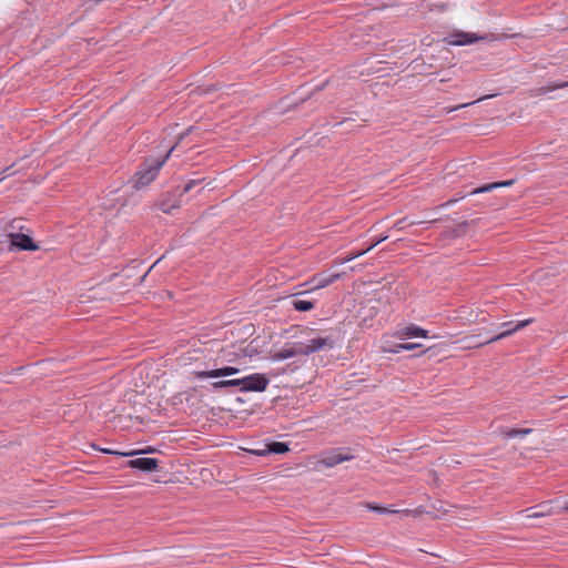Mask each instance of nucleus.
I'll return each mask as SVG.
<instances>
[{
  "instance_id": "obj_33",
  "label": "nucleus",
  "mask_w": 568,
  "mask_h": 568,
  "mask_svg": "<svg viewBox=\"0 0 568 568\" xmlns=\"http://www.w3.org/2000/svg\"><path fill=\"white\" fill-rule=\"evenodd\" d=\"M437 221H438V220H437V219H435V220H430V221H428L427 223H429V224H434V223H436Z\"/></svg>"
},
{
  "instance_id": "obj_2",
  "label": "nucleus",
  "mask_w": 568,
  "mask_h": 568,
  "mask_svg": "<svg viewBox=\"0 0 568 568\" xmlns=\"http://www.w3.org/2000/svg\"><path fill=\"white\" fill-rule=\"evenodd\" d=\"M241 378V393H248V392H255V393H262L264 392L268 384L270 378L266 374L263 373H253Z\"/></svg>"
},
{
  "instance_id": "obj_5",
  "label": "nucleus",
  "mask_w": 568,
  "mask_h": 568,
  "mask_svg": "<svg viewBox=\"0 0 568 568\" xmlns=\"http://www.w3.org/2000/svg\"><path fill=\"white\" fill-rule=\"evenodd\" d=\"M10 246L17 251H37L39 245L33 239L23 233H10L9 235Z\"/></svg>"
},
{
  "instance_id": "obj_12",
  "label": "nucleus",
  "mask_w": 568,
  "mask_h": 568,
  "mask_svg": "<svg viewBox=\"0 0 568 568\" xmlns=\"http://www.w3.org/2000/svg\"><path fill=\"white\" fill-rule=\"evenodd\" d=\"M527 518H541L545 516H549L554 513L550 503H540L535 507H530L526 509Z\"/></svg>"
},
{
  "instance_id": "obj_13",
  "label": "nucleus",
  "mask_w": 568,
  "mask_h": 568,
  "mask_svg": "<svg viewBox=\"0 0 568 568\" xmlns=\"http://www.w3.org/2000/svg\"><path fill=\"white\" fill-rule=\"evenodd\" d=\"M398 336L399 337H427L428 336V331L415 325V324H410L404 328H400L398 332H397Z\"/></svg>"
},
{
  "instance_id": "obj_31",
  "label": "nucleus",
  "mask_w": 568,
  "mask_h": 568,
  "mask_svg": "<svg viewBox=\"0 0 568 568\" xmlns=\"http://www.w3.org/2000/svg\"><path fill=\"white\" fill-rule=\"evenodd\" d=\"M483 99H484V98H479V99H478V100H476V101H473V102H469V103L460 104L459 106L455 108L454 110H457V109H459V108H466V106H468V105H470V104H474V103H476V102H478V101H481Z\"/></svg>"
},
{
  "instance_id": "obj_7",
  "label": "nucleus",
  "mask_w": 568,
  "mask_h": 568,
  "mask_svg": "<svg viewBox=\"0 0 568 568\" xmlns=\"http://www.w3.org/2000/svg\"><path fill=\"white\" fill-rule=\"evenodd\" d=\"M532 321H534L532 318H527V320L517 322L516 325H513L514 324L513 322L503 323L501 327L504 328V331L500 332L499 334H497L496 336L491 337L487 342H485V344H490V343L500 341L503 338H506V337L510 336L511 334H514L515 332L528 326L529 324L532 323ZM481 345H484V343H481Z\"/></svg>"
},
{
  "instance_id": "obj_18",
  "label": "nucleus",
  "mask_w": 568,
  "mask_h": 568,
  "mask_svg": "<svg viewBox=\"0 0 568 568\" xmlns=\"http://www.w3.org/2000/svg\"><path fill=\"white\" fill-rule=\"evenodd\" d=\"M297 356L296 345L294 344L291 347L282 348L280 352H276L272 355L273 361H284L291 357Z\"/></svg>"
},
{
  "instance_id": "obj_24",
  "label": "nucleus",
  "mask_w": 568,
  "mask_h": 568,
  "mask_svg": "<svg viewBox=\"0 0 568 568\" xmlns=\"http://www.w3.org/2000/svg\"><path fill=\"white\" fill-rule=\"evenodd\" d=\"M158 206L162 212L170 214L174 209L179 207L180 205L176 202L171 203L168 200H162L158 203Z\"/></svg>"
},
{
  "instance_id": "obj_4",
  "label": "nucleus",
  "mask_w": 568,
  "mask_h": 568,
  "mask_svg": "<svg viewBox=\"0 0 568 568\" xmlns=\"http://www.w3.org/2000/svg\"><path fill=\"white\" fill-rule=\"evenodd\" d=\"M488 39V36H478L473 32L455 31L445 38V41L450 45L462 47L468 45L481 40Z\"/></svg>"
},
{
  "instance_id": "obj_32",
  "label": "nucleus",
  "mask_w": 568,
  "mask_h": 568,
  "mask_svg": "<svg viewBox=\"0 0 568 568\" xmlns=\"http://www.w3.org/2000/svg\"><path fill=\"white\" fill-rule=\"evenodd\" d=\"M154 449L152 447H148L146 449L142 450L143 454H151Z\"/></svg>"
},
{
  "instance_id": "obj_26",
  "label": "nucleus",
  "mask_w": 568,
  "mask_h": 568,
  "mask_svg": "<svg viewBox=\"0 0 568 568\" xmlns=\"http://www.w3.org/2000/svg\"><path fill=\"white\" fill-rule=\"evenodd\" d=\"M93 448L100 450L101 453L103 454H114V455H122V456H133L135 455L136 453L135 452H131V453H123V454H120L118 452H114V450H111L109 448H99L97 445H92Z\"/></svg>"
},
{
  "instance_id": "obj_9",
  "label": "nucleus",
  "mask_w": 568,
  "mask_h": 568,
  "mask_svg": "<svg viewBox=\"0 0 568 568\" xmlns=\"http://www.w3.org/2000/svg\"><path fill=\"white\" fill-rule=\"evenodd\" d=\"M342 277L341 273H318L313 275L310 281L312 290L324 288Z\"/></svg>"
},
{
  "instance_id": "obj_8",
  "label": "nucleus",
  "mask_w": 568,
  "mask_h": 568,
  "mask_svg": "<svg viewBox=\"0 0 568 568\" xmlns=\"http://www.w3.org/2000/svg\"><path fill=\"white\" fill-rule=\"evenodd\" d=\"M290 450L288 444L283 442H270L263 445V448L251 449L250 452L256 456H265L270 454L282 455Z\"/></svg>"
},
{
  "instance_id": "obj_23",
  "label": "nucleus",
  "mask_w": 568,
  "mask_h": 568,
  "mask_svg": "<svg viewBox=\"0 0 568 568\" xmlns=\"http://www.w3.org/2000/svg\"><path fill=\"white\" fill-rule=\"evenodd\" d=\"M366 507L369 510L375 511L377 514H396V513H398L397 510L389 509L387 507H384V506H381V505H377V504H373V503H368L366 505Z\"/></svg>"
},
{
  "instance_id": "obj_1",
  "label": "nucleus",
  "mask_w": 568,
  "mask_h": 568,
  "mask_svg": "<svg viewBox=\"0 0 568 568\" xmlns=\"http://www.w3.org/2000/svg\"><path fill=\"white\" fill-rule=\"evenodd\" d=\"M193 126H190L185 132H183L176 143L171 146V149L166 152V154L161 159H148L139 168L132 179L133 189L141 190L142 187L149 185L159 174L161 168L165 164L171 153L175 150V148L181 143V141L192 131Z\"/></svg>"
},
{
  "instance_id": "obj_16",
  "label": "nucleus",
  "mask_w": 568,
  "mask_h": 568,
  "mask_svg": "<svg viewBox=\"0 0 568 568\" xmlns=\"http://www.w3.org/2000/svg\"><path fill=\"white\" fill-rule=\"evenodd\" d=\"M498 429H499V433L501 435H504L506 438H514V437H518V436L524 437V436L532 433L531 428H508V427L500 426Z\"/></svg>"
},
{
  "instance_id": "obj_21",
  "label": "nucleus",
  "mask_w": 568,
  "mask_h": 568,
  "mask_svg": "<svg viewBox=\"0 0 568 568\" xmlns=\"http://www.w3.org/2000/svg\"><path fill=\"white\" fill-rule=\"evenodd\" d=\"M422 347V344L418 343H400L395 345L394 348L389 349L390 353L397 354L402 351H413L415 348Z\"/></svg>"
},
{
  "instance_id": "obj_28",
  "label": "nucleus",
  "mask_w": 568,
  "mask_h": 568,
  "mask_svg": "<svg viewBox=\"0 0 568 568\" xmlns=\"http://www.w3.org/2000/svg\"><path fill=\"white\" fill-rule=\"evenodd\" d=\"M465 196L466 195L464 194V195H459L458 197L450 199V200L446 201L445 203L438 205L437 209L452 206L453 204L458 202L460 199H464Z\"/></svg>"
},
{
  "instance_id": "obj_25",
  "label": "nucleus",
  "mask_w": 568,
  "mask_h": 568,
  "mask_svg": "<svg viewBox=\"0 0 568 568\" xmlns=\"http://www.w3.org/2000/svg\"><path fill=\"white\" fill-rule=\"evenodd\" d=\"M296 352H297V355H311L313 354L314 352L312 351V348H310V345L307 343H296Z\"/></svg>"
},
{
  "instance_id": "obj_19",
  "label": "nucleus",
  "mask_w": 568,
  "mask_h": 568,
  "mask_svg": "<svg viewBox=\"0 0 568 568\" xmlns=\"http://www.w3.org/2000/svg\"><path fill=\"white\" fill-rule=\"evenodd\" d=\"M204 179H191L189 180L182 187L178 186L175 192L179 193L180 196L190 192L193 187L202 183Z\"/></svg>"
},
{
  "instance_id": "obj_34",
  "label": "nucleus",
  "mask_w": 568,
  "mask_h": 568,
  "mask_svg": "<svg viewBox=\"0 0 568 568\" xmlns=\"http://www.w3.org/2000/svg\"><path fill=\"white\" fill-rule=\"evenodd\" d=\"M4 179V176H0V182Z\"/></svg>"
},
{
  "instance_id": "obj_3",
  "label": "nucleus",
  "mask_w": 568,
  "mask_h": 568,
  "mask_svg": "<svg viewBox=\"0 0 568 568\" xmlns=\"http://www.w3.org/2000/svg\"><path fill=\"white\" fill-rule=\"evenodd\" d=\"M351 452L352 449L348 447L331 449L322 454L318 463L328 468L335 467L343 462L352 460L355 456Z\"/></svg>"
},
{
  "instance_id": "obj_11",
  "label": "nucleus",
  "mask_w": 568,
  "mask_h": 568,
  "mask_svg": "<svg viewBox=\"0 0 568 568\" xmlns=\"http://www.w3.org/2000/svg\"><path fill=\"white\" fill-rule=\"evenodd\" d=\"M241 378H232V379H220L213 382L211 384L212 390L220 392L224 390L226 393H233L235 390L241 392Z\"/></svg>"
},
{
  "instance_id": "obj_20",
  "label": "nucleus",
  "mask_w": 568,
  "mask_h": 568,
  "mask_svg": "<svg viewBox=\"0 0 568 568\" xmlns=\"http://www.w3.org/2000/svg\"><path fill=\"white\" fill-rule=\"evenodd\" d=\"M293 307L298 312H308L314 308V302L307 300H294Z\"/></svg>"
},
{
  "instance_id": "obj_10",
  "label": "nucleus",
  "mask_w": 568,
  "mask_h": 568,
  "mask_svg": "<svg viewBox=\"0 0 568 568\" xmlns=\"http://www.w3.org/2000/svg\"><path fill=\"white\" fill-rule=\"evenodd\" d=\"M130 468L139 469L141 471H154L159 466V460L152 457H139L128 462Z\"/></svg>"
},
{
  "instance_id": "obj_22",
  "label": "nucleus",
  "mask_w": 568,
  "mask_h": 568,
  "mask_svg": "<svg viewBox=\"0 0 568 568\" xmlns=\"http://www.w3.org/2000/svg\"><path fill=\"white\" fill-rule=\"evenodd\" d=\"M423 222L422 221H410V222H407V217H403L398 221H396V223L394 224V229L397 230V231H403L405 230L407 226H412V225H417V224H422Z\"/></svg>"
},
{
  "instance_id": "obj_14",
  "label": "nucleus",
  "mask_w": 568,
  "mask_h": 568,
  "mask_svg": "<svg viewBox=\"0 0 568 568\" xmlns=\"http://www.w3.org/2000/svg\"><path fill=\"white\" fill-rule=\"evenodd\" d=\"M307 344L310 345V348H312V351L314 353L320 352V351L324 349L325 347H328V348L334 347V341L328 336L313 337V338L308 339Z\"/></svg>"
},
{
  "instance_id": "obj_17",
  "label": "nucleus",
  "mask_w": 568,
  "mask_h": 568,
  "mask_svg": "<svg viewBox=\"0 0 568 568\" xmlns=\"http://www.w3.org/2000/svg\"><path fill=\"white\" fill-rule=\"evenodd\" d=\"M469 223L467 221L458 223L455 227L447 230L445 236L449 239H457L466 234Z\"/></svg>"
},
{
  "instance_id": "obj_6",
  "label": "nucleus",
  "mask_w": 568,
  "mask_h": 568,
  "mask_svg": "<svg viewBox=\"0 0 568 568\" xmlns=\"http://www.w3.org/2000/svg\"><path fill=\"white\" fill-rule=\"evenodd\" d=\"M240 368L235 366H223L220 368H214L210 371H195L193 375L196 379H207V378H221L229 377L233 375L240 374Z\"/></svg>"
},
{
  "instance_id": "obj_15",
  "label": "nucleus",
  "mask_w": 568,
  "mask_h": 568,
  "mask_svg": "<svg viewBox=\"0 0 568 568\" xmlns=\"http://www.w3.org/2000/svg\"><path fill=\"white\" fill-rule=\"evenodd\" d=\"M514 183H515V180H507V181H499V182L487 183V184H484V185H481L479 187H476L473 191H470L469 195L490 192V191L496 190L498 187L511 186Z\"/></svg>"
},
{
  "instance_id": "obj_27",
  "label": "nucleus",
  "mask_w": 568,
  "mask_h": 568,
  "mask_svg": "<svg viewBox=\"0 0 568 568\" xmlns=\"http://www.w3.org/2000/svg\"><path fill=\"white\" fill-rule=\"evenodd\" d=\"M367 251L366 248L365 250H362V251H357V252H353L351 253L348 256L344 257L343 260L338 261L339 264H344L346 262H349L358 256H362L363 254H365Z\"/></svg>"
},
{
  "instance_id": "obj_29",
  "label": "nucleus",
  "mask_w": 568,
  "mask_h": 568,
  "mask_svg": "<svg viewBox=\"0 0 568 568\" xmlns=\"http://www.w3.org/2000/svg\"><path fill=\"white\" fill-rule=\"evenodd\" d=\"M387 239H388V235H382L379 237H375L373 240V242L371 243V245L366 248V251L372 250L373 247H375L376 245H378L379 243L384 242Z\"/></svg>"
},
{
  "instance_id": "obj_30",
  "label": "nucleus",
  "mask_w": 568,
  "mask_h": 568,
  "mask_svg": "<svg viewBox=\"0 0 568 568\" xmlns=\"http://www.w3.org/2000/svg\"><path fill=\"white\" fill-rule=\"evenodd\" d=\"M566 87H568V81L561 82V83H556L554 87H551V89L555 90V89H560V88H566Z\"/></svg>"
}]
</instances>
